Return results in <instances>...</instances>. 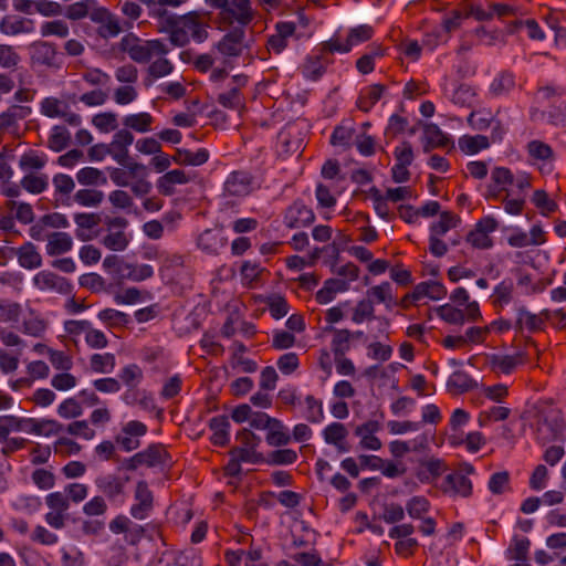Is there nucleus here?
<instances>
[{
	"label": "nucleus",
	"instance_id": "nucleus-23",
	"mask_svg": "<svg viewBox=\"0 0 566 566\" xmlns=\"http://www.w3.org/2000/svg\"><path fill=\"white\" fill-rule=\"evenodd\" d=\"M349 290L348 281L334 277L324 282V285L317 291L315 297L319 304L331 303L338 294Z\"/></svg>",
	"mask_w": 566,
	"mask_h": 566
},
{
	"label": "nucleus",
	"instance_id": "nucleus-53",
	"mask_svg": "<svg viewBox=\"0 0 566 566\" xmlns=\"http://www.w3.org/2000/svg\"><path fill=\"white\" fill-rule=\"evenodd\" d=\"M510 416V409L503 406H493L478 416L480 427H486L491 421H502Z\"/></svg>",
	"mask_w": 566,
	"mask_h": 566
},
{
	"label": "nucleus",
	"instance_id": "nucleus-27",
	"mask_svg": "<svg viewBox=\"0 0 566 566\" xmlns=\"http://www.w3.org/2000/svg\"><path fill=\"white\" fill-rule=\"evenodd\" d=\"M443 490L452 495L465 497L472 492V483L461 473H451L444 480Z\"/></svg>",
	"mask_w": 566,
	"mask_h": 566
},
{
	"label": "nucleus",
	"instance_id": "nucleus-30",
	"mask_svg": "<svg viewBox=\"0 0 566 566\" xmlns=\"http://www.w3.org/2000/svg\"><path fill=\"white\" fill-rule=\"evenodd\" d=\"M491 143L484 135H463L458 140L459 149L465 155H475L490 147Z\"/></svg>",
	"mask_w": 566,
	"mask_h": 566
},
{
	"label": "nucleus",
	"instance_id": "nucleus-46",
	"mask_svg": "<svg viewBox=\"0 0 566 566\" xmlns=\"http://www.w3.org/2000/svg\"><path fill=\"white\" fill-rule=\"evenodd\" d=\"M427 441L424 436L417 437L411 442L403 440H394L389 443V451L395 458H402L409 451L422 448Z\"/></svg>",
	"mask_w": 566,
	"mask_h": 566
},
{
	"label": "nucleus",
	"instance_id": "nucleus-6",
	"mask_svg": "<svg viewBox=\"0 0 566 566\" xmlns=\"http://www.w3.org/2000/svg\"><path fill=\"white\" fill-rule=\"evenodd\" d=\"M147 433V426L138 420H130L123 424L116 436V443L126 452L140 447V438Z\"/></svg>",
	"mask_w": 566,
	"mask_h": 566
},
{
	"label": "nucleus",
	"instance_id": "nucleus-42",
	"mask_svg": "<svg viewBox=\"0 0 566 566\" xmlns=\"http://www.w3.org/2000/svg\"><path fill=\"white\" fill-rule=\"evenodd\" d=\"M198 247L205 252L217 253L224 247V241L219 232L205 230L198 238Z\"/></svg>",
	"mask_w": 566,
	"mask_h": 566
},
{
	"label": "nucleus",
	"instance_id": "nucleus-60",
	"mask_svg": "<svg viewBox=\"0 0 566 566\" xmlns=\"http://www.w3.org/2000/svg\"><path fill=\"white\" fill-rule=\"evenodd\" d=\"M530 548V541L525 537H515L506 551L511 560H525Z\"/></svg>",
	"mask_w": 566,
	"mask_h": 566
},
{
	"label": "nucleus",
	"instance_id": "nucleus-52",
	"mask_svg": "<svg viewBox=\"0 0 566 566\" xmlns=\"http://www.w3.org/2000/svg\"><path fill=\"white\" fill-rule=\"evenodd\" d=\"M374 304L370 300H360L357 304L352 308L350 319L354 324H363L367 321L374 318Z\"/></svg>",
	"mask_w": 566,
	"mask_h": 566
},
{
	"label": "nucleus",
	"instance_id": "nucleus-25",
	"mask_svg": "<svg viewBox=\"0 0 566 566\" xmlns=\"http://www.w3.org/2000/svg\"><path fill=\"white\" fill-rule=\"evenodd\" d=\"M130 263L124 261L123 258L111 254L103 260L102 268L105 273L111 275L114 280L122 282L128 280Z\"/></svg>",
	"mask_w": 566,
	"mask_h": 566
},
{
	"label": "nucleus",
	"instance_id": "nucleus-57",
	"mask_svg": "<svg viewBox=\"0 0 566 566\" xmlns=\"http://www.w3.org/2000/svg\"><path fill=\"white\" fill-rule=\"evenodd\" d=\"M7 207L21 223L28 224L34 219L33 209L29 203L10 200L7 202Z\"/></svg>",
	"mask_w": 566,
	"mask_h": 566
},
{
	"label": "nucleus",
	"instance_id": "nucleus-62",
	"mask_svg": "<svg viewBox=\"0 0 566 566\" xmlns=\"http://www.w3.org/2000/svg\"><path fill=\"white\" fill-rule=\"evenodd\" d=\"M166 451L163 448L150 447L146 451L137 453L135 458L139 463L153 467L163 463Z\"/></svg>",
	"mask_w": 566,
	"mask_h": 566
},
{
	"label": "nucleus",
	"instance_id": "nucleus-59",
	"mask_svg": "<svg viewBox=\"0 0 566 566\" xmlns=\"http://www.w3.org/2000/svg\"><path fill=\"white\" fill-rule=\"evenodd\" d=\"M532 202L545 217L555 212V210L557 209V203L553 199H551L544 190L541 189L534 191Z\"/></svg>",
	"mask_w": 566,
	"mask_h": 566
},
{
	"label": "nucleus",
	"instance_id": "nucleus-7",
	"mask_svg": "<svg viewBox=\"0 0 566 566\" xmlns=\"http://www.w3.org/2000/svg\"><path fill=\"white\" fill-rule=\"evenodd\" d=\"M381 422L369 419L355 428L354 434L358 438V446L364 450L378 451L382 447L377 433L381 430Z\"/></svg>",
	"mask_w": 566,
	"mask_h": 566
},
{
	"label": "nucleus",
	"instance_id": "nucleus-43",
	"mask_svg": "<svg viewBox=\"0 0 566 566\" xmlns=\"http://www.w3.org/2000/svg\"><path fill=\"white\" fill-rule=\"evenodd\" d=\"M76 180L84 186H102L107 182V178L102 170L90 166L76 172Z\"/></svg>",
	"mask_w": 566,
	"mask_h": 566
},
{
	"label": "nucleus",
	"instance_id": "nucleus-4",
	"mask_svg": "<svg viewBox=\"0 0 566 566\" xmlns=\"http://www.w3.org/2000/svg\"><path fill=\"white\" fill-rule=\"evenodd\" d=\"M239 446L233 449L237 459L247 463H259L262 455L258 453L256 448L261 443V439L249 429H242L237 434Z\"/></svg>",
	"mask_w": 566,
	"mask_h": 566
},
{
	"label": "nucleus",
	"instance_id": "nucleus-55",
	"mask_svg": "<svg viewBox=\"0 0 566 566\" xmlns=\"http://www.w3.org/2000/svg\"><path fill=\"white\" fill-rule=\"evenodd\" d=\"M67 104L55 97H46L41 102V113L51 118L66 115Z\"/></svg>",
	"mask_w": 566,
	"mask_h": 566
},
{
	"label": "nucleus",
	"instance_id": "nucleus-26",
	"mask_svg": "<svg viewBox=\"0 0 566 566\" xmlns=\"http://www.w3.org/2000/svg\"><path fill=\"white\" fill-rule=\"evenodd\" d=\"M244 31L232 30L218 42V51L226 56H237L241 53Z\"/></svg>",
	"mask_w": 566,
	"mask_h": 566
},
{
	"label": "nucleus",
	"instance_id": "nucleus-64",
	"mask_svg": "<svg viewBox=\"0 0 566 566\" xmlns=\"http://www.w3.org/2000/svg\"><path fill=\"white\" fill-rule=\"evenodd\" d=\"M472 380L464 371H454L450 375L447 386L454 392H463L471 388Z\"/></svg>",
	"mask_w": 566,
	"mask_h": 566
},
{
	"label": "nucleus",
	"instance_id": "nucleus-35",
	"mask_svg": "<svg viewBox=\"0 0 566 566\" xmlns=\"http://www.w3.org/2000/svg\"><path fill=\"white\" fill-rule=\"evenodd\" d=\"M209 159V153L205 148H199L196 151L189 149H177L174 156V161L178 165L186 166H201Z\"/></svg>",
	"mask_w": 566,
	"mask_h": 566
},
{
	"label": "nucleus",
	"instance_id": "nucleus-49",
	"mask_svg": "<svg viewBox=\"0 0 566 566\" xmlns=\"http://www.w3.org/2000/svg\"><path fill=\"white\" fill-rule=\"evenodd\" d=\"M21 187L30 193L38 195L43 192L49 186V179L45 175L25 174L21 179Z\"/></svg>",
	"mask_w": 566,
	"mask_h": 566
},
{
	"label": "nucleus",
	"instance_id": "nucleus-48",
	"mask_svg": "<svg viewBox=\"0 0 566 566\" xmlns=\"http://www.w3.org/2000/svg\"><path fill=\"white\" fill-rule=\"evenodd\" d=\"M41 500L35 495H18L11 501V506L24 514L36 513L41 509Z\"/></svg>",
	"mask_w": 566,
	"mask_h": 566
},
{
	"label": "nucleus",
	"instance_id": "nucleus-31",
	"mask_svg": "<svg viewBox=\"0 0 566 566\" xmlns=\"http://www.w3.org/2000/svg\"><path fill=\"white\" fill-rule=\"evenodd\" d=\"M154 123V117L147 112H139L134 114H128L123 117V125L139 134H145L150 132L151 125Z\"/></svg>",
	"mask_w": 566,
	"mask_h": 566
},
{
	"label": "nucleus",
	"instance_id": "nucleus-56",
	"mask_svg": "<svg viewBox=\"0 0 566 566\" xmlns=\"http://www.w3.org/2000/svg\"><path fill=\"white\" fill-rule=\"evenodd\" d=\"M104 199V193L96 189H80L74 195L76 203L83 207H97Z\"/></svg>",
	"mask_w": 566,
	"mask_h": 566
},
{
	"label": "nucleus",
	"instance_id": "nucleus-22",
	"mask_svg": "<svg viewBox=\"0 0 566 566\" xmlns=\"http://www.w3.org/2000/svg\"><path fill=\"white\" fill-rule=\"evenodd\" d=\"M224 188L229 196L244 197L253 190V184L249 174L233 172L228 177Z\"/></svg>",
	"mask_w": 566,
	"mask_h": 566
},
{
	"label": "nucleus",
	"instance_id": "nucleus-1",
	"mask_svg": "<svg viewBox=\"0 0 566 566\" xmlns=\"http://www.w3.org/2000/svg\"><path fill=\"white\" fill-rule=\"evenodd\" d=\"M209 13L189 11L181 15H174L167 20L166 31L169 42L174 46H185L191 41L202 43L209 35Z\"/></svg>",
	"mask_w": 566,
	"mask_h": 566
},
{
	"label": "nucleus",
	"instance_id": "nucleus-2",
	"mask_svg": "<svg viewBox=\"0 0 566 566\" xmlns=\"http://www.w3.org/2000/svg\"><path fill=\"white\" fill-rule=\"evenodd\" d=\"M205 2L219 10L217 20L222 28L244 31L254 18L250 0H205Z\"/></svg>",
	"mask_w": 566,
	"mask_h": 566
},
{
	"label": "nucleus",
	"instance_id": "nucleus-39",
	"mask_svg": "<svg viewBox=\"0 0 566 566\" xmlns=\"http://www.w3.org/2000/svg\"><path fill=\"white\" fill-rule=\"evenodd\" d=\"M116 367V358L112 353L93 354L90 357V368L96 374H111Z\"/></svg>",
	"mask_w": 566,
	"mask_h": 566
},
{
	"label": "nucleus",
	"instance_id": "nucleus-47",
	"mask_svg": "<svg viewBox=\"0 0 566 566\" xmlns=\"http://www.w3.org/2000/svg\"><path fill=\"white\" fill-rule=\"evenodd\" d=\"M97 488L109 497H114L123 492L124 481L115 475H104L96 479Z\"/></svg>",
	"mask_w": 566,
	"mask_h": 566
},
{
	"label": "nucleus",
	"instance_id": "nucleus-44",
	"mask_svg": "<svg viewBox=\"0 0 566 566\" xmlns=\"http://www.w3.org/2000/svg\"><path fill=\"white\" fill-rule=\"evenodd\" d=\"M516 324L520 329H527L530 332L539 331L544 325V319L541 315L531 313L521 307L516 313Z\"/></svg>",
	"mask_w": 566,
	"mask_h": 566
},
{
	"label": "nucleus",
	"instance_id": "nucleus-8",
	"mask_svg": "<svg viewBox=\"0 0 566 566\" xmlns=\"http://www.w3.org/2000/svg\"><path fill=\"white\" fill-rule=\"evenodd\" d=\"M126 224L127 221L124 218H114L108 221L109 230L102 239L105 248L122 252L128 247L130 237L123 230Z\"/></svg>",
	"mask_w": 566,
	"mask_h": 566
},
{
	"label": "nucleus",
	"instance_id": "nucleus-36",
	"mask_svg": "<svg viewBox=\"0 0 566 566\" xmlns=\"http://www.w3.org/2000/svg\"><path fill=\"white\" fill-rule=\"evenodd\" d=\"M76 224V237L86 241L91 239L88 231L93 230L99 223V217L96 213H76L74 214Z\"/></svg>",
	"mask_w": 566,
	"mask_h": 566
},
{
	"label": "nucleus",
	"instance_id": "nucleus-18",
	"mask_svg": "<svg viewBox=\"0 0 566 566\" xmlns=\"http://www.w3.org/2000/svg\"><path fill=\"white\" fill-rule=\"evenodd\" d=\"M443 93L450 102L462 107L471 106L475 99V92L471 86L455 82L447 83Z\"/></svg>",
	"mask_w": 566,
	"mask_h": 566
},
{
	"label": "nucleus",
	"instance_id": "nucleus-37",
	"mask_svg": "<svg viewBox=\"0 0 566 566\" xmlns=\"http://www.w3.org/2000/svg\"><path fill=\"white\" fill-rule=\"evenodd\" d=\"M423 140L428 147H447L451 144V138L442 132L436 124H428L423 128Z\"/></svg>",
	"mask_w": 566,
	"mask_h": 566
},
{
	"label": "nucleus",
	"instance_id": "nucleus-15",
	"mask_svg": "<svg viewBox=\"0 0 566 566\" xmlns=\"http://www.w3.org/2000/svg\"><path fill=\"white\" fill-rule=\"evenodd\" d=\"M32 282L40 291L67 293L71 289L70 283L64 277L46 270L38 272L33 276Z\"/></svg>",
	"mask_w": 566,
	"mask_h": 566
},
{
	"label": "nucleus",
	"instance_id": "nucleus-12",
	"mask_svg": "<svg viewBox=\"0 0 566 566\" xmlns=\"http://www.w3.org/2000/svg\"><path fill=\"white\" fill-rule=\"evenodd\" d=\"M191 179L192 177L187 171L172 169L157 179L156 188L164 196H172L178 186L187 185Z\"/></svg>",
	"mask_w": 566,
	"mask_h": 566
},
{
	"label": "nucleus",
	"instance_id": "nucleus-28",
	"mask_svg": "<svg viewBox=\"0 0 566 566\" xmlns=\"http://www.w3.org/2000/svg\"><path fill=\"white\" fill-rule=\"evenodd\" d=\"M491 180L493 185L490 186L489 192L492 197H497L502 191L509 193L512 186L513 172L505 167H496L491 171Z\"/></svg>",
	"mask_w": 566,
	"mask_h": 566
},
{
	"label": "nucleus",
	"instance_id": "nucleus-51",
	"mask_svg": "<svg viewBox=\"0 0 566 566\" xmlns=\"http://www.w3.org/2000/svg\"><path fill=\"white\" fill-rule=\"evenodd\" d=\"M384 87L375 84L366 87L358 99V106L364 112H368L382 96Z\"/></svg>",
	"mask_w": 566,
	"mask_h": 566
},
{
	"label": "nucleus",
	"instance_id": "nucleus-5",
	"mask_svg": "<svg viewBox=\"0 0 566 566\" xmlns=\"http://www.w3.org/2000/svg\"><path fill=\"white\" fill-rule=\"evenodd\" d=\"M374 34V29L368 24H361L350 29L345 40L339 36L333 38L328 42V50L332 52L347 53L354 46L368 41Z\"/></svg>",
	"mask_w": 566,
	"mask_h": 566
},
{
	"label": "nucleus",
	"instance_id": "nucleus-34",
	"mask_svg": "<svg viewBox=\"0 0 566 566\" xmlns=\"http://www.w3.org/2000/svg\"><path fill=\"white\" fill-rule=\"evenodd\" d=\"M211 441L217 446H224L230 438V423L227 417L217 416L210 420Z\"/></svg>",
	"mask_w": 566,
	"mask_h": 566
},
{
	"label": "nucleus",
	"instance_id": "nucleus-40",
	"mask_svg": "<svg viewBox=\"0 0 566 566\" xmlns=\"http://www.w3.org/2000/svg\"><path fill=\"white\" fill-rule=\"evenodd\" d=\"M19 264L24 269H36L42 263V258L31 243H25L18 250Z\"/></svg>",
	"mask_w": 566,
	"mask_h": 566
},
{
	"label": "nucleus",
	"instance_id": "nucleus-24",
	"mask_svg": "<svg viewBox=\"0 0 566 566\" xmlns=\"http://www.w3.org/2000/svg\"><path fill=\"white\" fill-rule=\"evenodd\" d=\"M73 239L65 232H52L46 235L45 251L49 255L55 256L71 251Z\"/></svg>",
	"mask_w": 566,
	"mask_h": 566
},
{
	"label": "nucleus",
	"instance_id": "nucleus-20",
	"mask_svg": "<svg viewBox=\"0 0 566 566\" xmlns=\"http://www.w3.org/2000/svg\"><path fill=\"white\" fill-rule=\"evenodd\" d=\"M446 295L447 289L442 283L438 281H427L416 285L412 293L408 295L407 298H411L413 302H419L423 298L440 301L444 298Z\"/></svg>",
	"mask_w": 566,
	"mask_h": 566
},
{
	"label": "nucleus",
	"instance_id": "nucleus-29",
	"mask_svg": "<svg viewBox=\"0 0 566 566\" xmlns=\"http://www.w3.org/2000/svg\"><path fill=\"white\" fill-rule=\"evenodd\" d=\"M522 361L521 356L518 354L515 355H501V354H492L488 356V364L491 369L499 374L509 375L511 374L517 365Z\"/></svg>",
	"mask_w": 566,
	"mask_h": 566
},
{
	"label": "nucleus",
	"instance_id": "nucleus-9",
	"mask_svg": "<svg viewBox=\"0 0 566 566\" xmlns=\"http://www.w3.org/2000/svg\"><path fill=\"white\" fill-rule=\"evenodd\" d=\"M497 229V221L492 217L482 218L468 234V242L478 249H489L493 245L491 234Z\"/></svg>",
	"mask_w": 566,
	"mask_h": 566
},
{
	"label": "nucleus",
	"instance_id": "nucleus-14",
	"mask_svg": "<svg viewBox=\"0 0 566 566\" xmlns=\"http://www.w3.org/2000/svg\"><path fill=\"white\" fill-rule=\"evenodd\" d=\"M34 31L35 23L32 19L29 18L9 14L3 17L0 21V32L9 36L30 34Z\"/></svg>",
	"mask_w": 566,
	"mask_h": 566
},
{
	"label": "nucleus",
	"instance_id": "nucleus-50",
	"mask_svg": "<svg viewBox=\"0 0 566 566\" xmlns=\"http://www.w3.org/2000/svg\"><path fill=\"white\" fill-rule=\"evenodd\" d=\"M514 87V76L511 73L503 72L492 81L490 92L494 96H503L509 94Z\"/></svg>",
	"mask_w": 566,
	"mask_h": 566
},
{
	"label": "nucleus",
	"instance_id": "nucleus-32",
	"mask_svg": "<svg viewBox=\"0 0 566 566\" xmlns=\"http://www.w3.org/2000/svg\"><path fill=\"white\" fill-rule=\"evenodd\" d=\"M48 161L46 155L42 151L30 149L23 153L19 158V168L31 174L32 171L41 170Z\"/></svg>",
	"mask_w": 566,
	"mask_h": 566
},
{
	"label": "nucleus",
	"instance_id": "nucleus-3",
	"mask_svg": "<svg viewBox=\"0 0 566 566\" xmlns=\"http://www.w3.org/2000/svg\"><path fill=\"white\" fill-rule=\"evenodd\" d=\"M122 49L132 60L138 63H147L156 56L166 55L169 52L163 40H140L132 35L122 40Z\"/></svg>",
	"mask_w": 566,
	"mask_h": 566
},
{
	"label": "nucleus",
	"instance_id": "nucleus-33",
	"mask_svg": "<svg viewBox=\"0 0 566 566\" xmlns=\"http://www.w3.org/2000/svg\"><path fill=\"white\" fill-rule=\"evenodd\" d=\"M266 431V442L270 446H285L292 440L290 430L275 418L271 421Z\"/></svg>",
	"mask_w": 566,
	"mask_h": 566
},
{
	"label": "nucleus",
	"instance_id": "nucleus-61",
	"mask_svg": "<svg viewBox=\"0 0 566 566\" xmlns=\"http://www.w3.org/2000/svg\"><path fill=\"white\" fill-rule=\"evenodd\" d=\"M119 378L125 386L134 388L143 380V370L136 364H130L120 369Z\"/></svg>",
	"mask_w": 566,
	"mask_h": 566
},
{
	"label": "nucleus",
	"instance_id": "nucleus-54",
	"mask_svg": "<svg viewBox=\"0 0 566 566\" xmlns=\"http://www.w3.org/2000/svg\"><path fill=\"white\" fill-rule=\"evenodd\" d=\"M21 62V56L17 50L9 44H0V67L14 71Z\"/></svg>",
	"mask_w": 566,
	"mask_h": 566
},
{
	"label": "nucleus",
	"instance_id": "nucleus-45",
	"mask_svg": "<svg viewBox=\"0 0 566 566\" xmlns=\"http://www.w3.org/2000/svg\"><path fill=\"white\" fill-rule=\"evenodd\" d=\"M460 223L458 216L443 211L440 213L439 219L433 222L430 227V231L433 235L443 237L448 231L454 229Z\"/></svg>",
	"mask_w": 566,
	"mask_h": 566
},
{
	"label": "nucleus",
	"instance_id": "nucleus-19",
	"mask_svg": "<svg viewBox=\"0 0 566 566\" xmlns=\"http://www.w3.org/2000/svg\"><path fill=\"white\" fill-rule=\"evenodd\" d=\"M136 503L130 507V514L137 520L148 516L153 507V494L145 482H139L135 491Z\"/></svg>",
	"mask_w": 566,
	"mask_h": 566
},
{
	"label": "nucleus",
	"instance_id": "nucleus-13",
	"mask_svg": "<svg viewBox=\"0 0 566 566\" xmlns=\"http://www.w3.org/2000/svg\"><path fill=\"white\" fill-rule=\"evenodd\" d=\"M301 35L294 22H280L276 24L275 34L268 40V48L274 53H281L287 46L290 39H298Z\"/></svg>",
	"mask_w": 566,
	"mask_h": 566
},
{
	"label": "nucleus",
	"instance_id": "nucleus-16",
	"mask_svg": "<svg viewBox=\"0 0 566 566\" xmlns=\"http://www.w3.org/2000/svg\"><path fill=\"white\" fill-rule=\"evenodd\" d=\"M134 136L127 129L118 130L108 145L109 156L119 165H127L128 147L133 144Z\"/></svg>",
	"mask_w": 566,
	"mask_h": 566
},
{
	"label": "nucleus",
	"instance_id": "nucleus-63",
	"mask_svg": "<svg viewBox=\"0 0 566 566\" xmlns=\"http://www.w3.org/2000/svg\"><path fill=\"white\" fill-rule=\"evenodd\" d=\"M392 347L381 342H373L367 346V356L374 360L387 361L392 356Z\"/></svg>",
	"mask_w": 566,
	"mask_h": 566
},
{
	"label": "nucleus",
	"instance_id": "nucleus-10",
	"mask_svg": "<svg viewBox=\"0 0 566 566\" xmlns=\"http://www.w3.org/2000/svg\"><path fill=\"white\" fill-rule=\"evenodd\" d=\"M527 151L532 164L537 166L542 174H551L553 171L554 154L547 144L533 140L528 143Z\"/></svg>",
	"mask_w": 566,
	"mask_h": 566
},
{
	"label": "nucleus",
	"instance_id": "nucleus-58",
	"mask_svg": "<svg viewBox=\"0 0 566 566\" xmlns=\"http://www.w3.org/2000/svg\"><path fill=\"white\" fill-rule=\"evenodd\" d=\"M438 316L449 324L462 325L464 323V312L462 308L451 304H443L437 308Z\"/></svg>",
	"mask_w": 566,
	"mask_h": 566
},
{
	"label": "nucleus",
	"instance_id": "nucleus-21",
	"mask_svg": "<svg viewBox=\"0 0 566 566\" xmlns=\"http://www.w3.org/2000/svg\"><path fill=\"white\" fill-rule=\"evenodd\" d=\"M348 431L340 422H332L323 430V437L327 444L334 446L338 452L345 453L349 451L347 443Z\"/></svg>",
	"mask_w": 566,
	"mask_h": 566
},
{
	"label": "nucleus",
	"instance_id": "nucleus-11",
	"mask_svg": "<svg viewBox=\"0 0 566 566\" xmlns=\"http://www.w3.org/2000/svg\"><path fill=\"white\" fill-rule=\"evenodd\" d=\"M315 219L311 208L295 201L284 212L283 222L289 229H300L310 226Z\"/></svg>",
	"mask_w": 566,
	"mask_h": 566
},
{
	"label": "nucleus",
	"instance_id": "nucleus-41",
	"mask_svg": "<svg viewBox=\"0 0 566 566\" xmlns=\"http://www.w3.org/2000/svg\"><path fill=\"white\" fill-rule=\"evenodd\" d=\"M97 318L108 328L123 327L129 323V316L115 308H104L99 311Z\"/></svg>",
	"mask_w": 566,
	"mask_h": 566
},
{
	"label": "nucleus",
	"instance_id": "nucleus-38",
	"mask_svg": "<svg viewBox=\"0 0 566 566\" xmlns=\"http://www.w3.org/2000/svg\"><path fill=\"white\" fill-rule=\"evenodd\" d=\"M59 553L62 566H87L85 554L75 545H64Z\"/></svg>",
	"mask_w": 566,
	"mask_h": 566
},
{
	"label": "nucleus",
	"instance_id": "nucleus-17",
	"mask_svg": "<svg viewBox=\"0 0 566 566\" xmlns=\"http://www.w3.org/2000/svg\"><path fill=\"white\" fill-rule=\"evenodd\" d=\"M30 61L33 65L54 66L56 50L54 45L44 41H35L29 45Z\"/></svg>",
	"mask_w": 566,
	"mask_h": 566
}]
</instances>
